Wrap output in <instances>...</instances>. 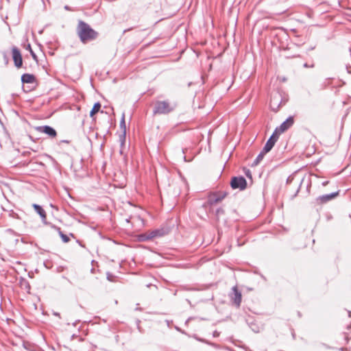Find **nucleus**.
<instances>
[{
  "label": "nucleus",
  "instance_id": "obj_1",
  "mask_svg": "<svg viewBox=\"0 0 351 351\" xmlns=\"http://www.w3.org/2000/svg\"><path fill=\"white\" fill-rule=\"evenodd\" d=\"M77 33L80 40L84 44L96 39L98 36L97 32L82 21H80L78 23Z\"/></svg>",
  "mask_w": 351,
  "mask_h": 351
},
{
  "label": "nucleus",
  "instance_id": "obj_2",
  "mask_svg": "<svg viewBox=\"0 0 351 351\" xmlns=\"http://www.w3.org/2000/svg\"><path fill=\"white\" fill-rule=\"evenodd\" d=\"M176 108V105L171 104L167 101H159L155 104L154 114H168L172 112Z\"/></svg>",
  "mask_w": 351,
  "mask_h": 351
},
{
  "label": "nucleus",
  "instance_id": "obj_3",
  "mask_svg": "<svg viewBox=\"0 0 351 351\" xmlns=\"http://www.w3.org/2000/svg\"><path fill=\"white\" fill-rule=\"evenodd\" d=\"M230 185L234 189H239V190H243L246 188L247 182L242 176L234 177L230 182Z\"/></svg>",
  "mask_w": 351,
  "mask_h": 351
},
{
  "label": "nucleus",
  "instance_id": "obj_4",
  "mask_svg": "<svg viewBox=\"0 0 351 351\" xmlns=\"http://www.w3.org/2000/svg\"><path fill=\"white\" fill-rule=\"evenodd\" d=\"M230 298L237 307L240 306L242 295L241 293L238 290L236 286L232 288V291L230 293Z\"/></svg>",
  "mask_w": 351,
  "mask_h": 351
},
{
  "label": "nucleus",
  "instance_id": "obj_5",
  "mask_svg": "<svg viewBox=\"0 0 351 351\" xmlns=\"http://www.w3.org/2000/svg\"><path fill=\"white\" fill-rule=\"evenodd\" d=\"M281 104L280 95L278 93L274 94L270 100V108L273 111H278Z\"/></svg>",
  "mask_w": 351,
  "mask_h": 351
},
{
  "label": "nucleus",
  "instance_id": "obj_6",
  "mask_svg": "<svg viewBox=\"0 0 351 351\" xmlns=\"http://www.w3.org/2000/svg\"><path fill=\"white\" fill-rule=\"evenodd\" d=\"M226 194L225 193H214L209 196L208 202L210 205L216 204L224 199Z\"/></svg>",
  "mask_w": 351,
  "mask_h": 351
},
{
  "label": "nucleus",
  "instance_id": "obj_7",
  "mask_svg": "<svg viewBox=\"0 0 351 351\" xmlns=\"http://www.w3.org/2000/svg\"><path fill=\"white\" fill-rule=\"evenodd\" d=\"M12 53L13 60L14 62V65L17 68H20L22 66L23 60H22V56H21V54L19 50L17 48L14 47L12 50Z\"/></svg>",
  "mask_w": 351,
  "mask_h": 351
},
{
  "label": "nucleus",
  "instance_id": "obj_8",
  "mask_svg": "<svg viewBox=\"0 0 351 351\" xmlns=\"http://www.w3.org/2000/svg\"><path fill=\"white\" fill-rule=\"evenodd\" d=\"M163 232L160 230H154L141 236L143 240H150L155 237H161Z\"/></svg>",
  "mask_w": 351,
  "mask_h": 351
},
{
  "label": "nucleus",
  "instance_id": "obj_9",
  "mask_svg": "<svg viewBox=\"0 0 351 351\" xmlns=\"http://www.w3.org/2000/svg\"><path fill=\"white\" fill-rule=\"evenodd\" d=\"M37 130L40 132L45 133L51 137H55L57 135L56 130L49 125L38 127Z\"/></svg>",
  "mask_w": 351,
  "mask_h": 351
},
{
  "label": "nucleus",
  "instance_id": "obj_10",
  "mask_svg": "<svg viewBox=\"0 0 351 351\" xmlns=\"http://www.w3.org/2000/svg\"><path fill=\"white\" fill-rule=\"evenodd\" d=\"M293 118L290 117L288 119H286L280 125L279 128H277L276 129H278L279 133H282L285 131H286L287 129H289L293 124Z\"/></svg>",
  "mask_w": 351,
  "mask_h": 351
},
{
  "label": "nucleus",
  "instance_id": "obj_11",
  "mask_svg": "<svg viewBox=\"0 0 351 351\" xmlns=\"http://www.w3.org/2000/svg\"><path fill=\"white\" fill-rule=\"evenodd\" d=\"M338 192H335L330 194L321 195L317 198V201L320 204H324L334 199L338 195Z\"/></svg>",
  "mask_w": 351,
  "mask_h": 351
},
{
  "label": "nucleus",
  "instance_id": "obj_12",
  "mask_svg": "<svg viewBox=\"0 0 351 351\" xmlns=\"http://www.w3.org/2000/svg\"><path fill=\"white\" fill-rule=\"evenodd\" d=\"M120 128L123 131V134L120 136L121 145L123 146L125 143V132H126V126H125V114H123L121 120L120 121Z\"/></svg>",
  "mask_w": 351,
  "mask_h": 351
},
{
  "label": "nucleus",
  "instance_id": "obj_13",
  "mask_svg": "<svg viewBox=\"0 0 351 351\" xmlns=\"http://www.w3.org/2000/svg\"><path fill=\"white\" fill-rule=\"evenodd\" d=\"M33 207L34 208V210H36V212L40 216L43 223H47V222H46L47 216H46V213L44 210V209L40 206H39L38 204H34Z\"/></svg>",
  "mask_w": 351,
  "mask_h": 351
},
{
  "label": "nucleus",
  "instance_id": "obj_14",
  "mask_svg": "<svg viewBox=\"0 0 351 351\" xmlns=\"http://www.w3.org/2000/svg\"><path fill=\"white\" fill-rule=\"evenodd\" d=\"M35 80V77L32 74L25 73L21 76V81L23 83H33Z\"/></svg>",
  "mask_w": 351,
  "mask_h": 351
},
{
  "label": "nucleus",
  "instance_id": "obj_15",
  "mask_svg": "<svg viewBox=\"0 0 351 351\" xmlns=\"http://www.w3.org/2000/svg\"><path fill=\"white\" fill-rule=\"evenodd\" d=\"M100 108H101L100 103L99 102L95 103L90 112V116L91 117H93L95 114H96L97 112H98L99 111Z\"/></svg>",
  "mask_w": 351,
  "mask_h": 351
},
{
  "label": "nucleus",
  "instance_id": "obj_16",
  "mask_svg": "<svg viewBox=\"0 0 351 351\" xmlns=\"http://www.w3.org/2000/svg\"><path fill=\"white\" fill-rule=\"evenodd\" d=\"M274 145V143H271V140H268L265 145L263 150V152H269Z\"/></svg>",
  "mask_w": 351,
  "mask_h": 351
},
{
  "label": "nucleus",
  "instance_id": "obj_17",
  "mask_svg": "<svg viewBox=\"0 0 351 351\" xmlns=\"http://www.w3.org/2000/svg\"><path fill=\"white\" fill-rule=\"evenodd\" d=\"M280 133L278 132V129H276L273 134L270 136L268 140H271V143H276L278 138V136Z\"/></svg>",
  "mask_w": 351,
  "mask_h": 351
},
{
  "label": "nucleus",
  "instance_id": "obj_18",
  "mask_svg": "<svg viewBox=\"0 0 351 351\" xmlns=\"http://www.w3.org/2000/svg\"><path fill=\"white\" fill-rule=\"evenodd\" d=\"M265 154H267V152H263V150H262L255 159L254 165H257L263 160Z\"/></svg>",
  "mask_w": 351,
  "mask_h": 351
},
{
  "label": "nucleus",
  "instance_id": "obj_19",
  "mask_svg": "<svg viewBox=\"0 0 351 351\" xmlns=\"http://www.w3.org/2000/svg\"><path fill=\"white\" fill-rule=\"evenodd\" d=\"M59 234L64 243H67L69 241V237L67 235L63 234L61 231H59Z\"/></svg>",
  "mask_w": 351,
  "mask_h": 351
},
{
  "label": "nucleus",
  "instance_id": "obj_20",
  "mask_svg": "<svg viewBox=\"0 0 351 351\" xmlns=\"http://www.w3.org/2000/svg\"><path fill=\"white\" fill-rule=\"evenodd\" d=\"M26 49L29 51V52H30L31 55L32 56L34 60H36L37 57H36V54L34 53V52L33 51V50L32 49L31 45L29 44L27 45Z\"/></svg>",
  "mask_w": 351,
  "mask_h": 351
},
{
  "label": "nucleus",
  "instance_id": "obj_21",
  "mask_svg": "<svg viewBox=\"0 0 351 351\" xmlns=\"http://www.w3.org/2000/svg\"><path fill=\"white\" fill-rule=\"evenodd\" d=\"M328 182H329L328 181H324V182H322V185L324 186H326L328 184Z\"/></svg>",
  "mask_w": 351,
  "mask_h": 351
},
{
  "label": "nucleus",
  "instance_id": "obj_22",
  "mask_svg": "<svg viewBox=\"0 0 351 351\" xmlns=\"http://www.w3.org/2000/svg\"><path fill=\"white\" fill-rule=\"evenodd\" d=\"M304 67H305V68H308V67H310V66H308L307 63H305V64H304Z\"/></svg>",
  "mask_w": 351,
  "mask_h": 351
},
{
  "label": "nucleus",
  "instance_id": "obj_23",
  "mask_svg": "<svg viewBox=\"0 0 351 351\" xmlns=\"http://www.w3.org/2000/svg\"><path fill=\"white\" fill-rule=\"evenodd\" d=\"M247 176H250V172L249 170H247V172L245 173Z\"/></svg>",
  "mask_w": 351,
  "mask_h": 351
},
{
  "label": "nucleus",
  "instance_id": "obj_24",
  "mask_svg": "<svg viewBox=\"0 0 351 351\" xmlns=\"http://www.w3.org/2000/svg\"><path fill=\"white\" fill-rule=\"evenodd\" d=\"M54 315H55L56 316H58V317H60V314H59L58 313H54Z\"/></svg>",
  "mask_w": 351,
  "mask_h": 351
},
{
  "label": "nucleus",
  "instance_id": "obj_25",
  "mask_svg": "<svg viewBox=\"0 0 351 351\" xmlns=\"http://www.w3.org/2000/svg\"><path fill=\"white\" fill-rule=\"evenodd\" d=\"M349 317H351V311L348 312Z\"/></svg>",
  "mask_w": 351,
  "mask_h": 351
},
{
  "label": "nucleus",
  "instance_id": "obj_26",
  "mask_svg": "<svg viewBox=\"0 0 351 351\" xmlns=\"http://www.w3.org/2000/svg\"><path fill=\"white\" fill-rule=\"evenodd\" d=\"M303 182V180H301V182H300V184H302Z\"/></svg>",
  "mask_w": 351,
  "mask_h": 351
},
{
  "label": "nucleus",
  "instance_id": "obj_27",
  "mask_svg": "<svg viewBox=\"0 0 351 351\" xmlns=\"http://www.w3.org/2000/svg\"><path fill=\"white\" fill-rule=\"evenodd\" d=\"M303 182V180H301V182H300V184H302Z\"/></svg>",
  "mask_w": 351,
  "mask_h": 351
},
{
  "label": "nucleus",
  "instance_id": "obj_28",
  "mask_svg": "<svg viewBox=\"0 0 351 351\" xmlns=\"http://www.w3.org/2000/svg\"><path fill=\"white\" fill-rule=\"evenodd\" d=\"M303 182V180H301V182H300V184H302Z\"/></svg>",
  "mask_w": 351,
  "mask_h": 351
},
{
  "label": "nucleus",
  "instance_id": "obj_29",
  "mask_svg": "<svg viewBox=\"0 0 351 351\" xmlns=\"http://www.w3.org/2000/svg\"><path fill=\"white\" fill-rule=\"evenodd\" d=\"M347 69H348V67H347ZM348 73H351V71H349V70H348Z\"/></svg>",
  "mask_w": 351,
  "mask_h": 351
}]
</instances>
